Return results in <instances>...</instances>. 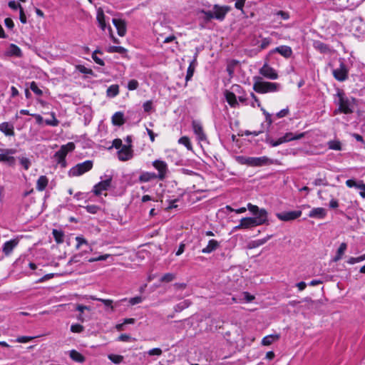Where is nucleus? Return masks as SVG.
I'll return each mask as SVG.
<instances>
[{
	"instance_id": "nucleus-1",
	"label": "nucleus",
	"mask_w": 365,
	"mask_h": 365,
	"mask_svg": "<svg viewBox=\"0 0 365 365\" xmlns=\"http://www.w3.org/2000/svg\"><path fill=\"white\" fill-rule=\"evenodd\" d=\"M335 96L338 99L335 98L334 103L338 106V108L334 111V114H351L354 113V105L356 103V98H349L346 96L344 91L340 88H337Z\"/></svg>"
},
{
	"instance_id": "nucleus-2",
	"label": "nucleus",
	"mask_w": 365,
	"mask_h": 365,
	"mask_svg": "<svg viewBox=\"0 0 365 365\" xmlns=\"http://www.w3.org/2000/svg\"><path fill=\"white\" fill-rule=\"evenodd\" d=\"M254 81L253 89L258 93L276 92L280 88L279 83L264 81L259 76L254 77Z\"/></svg>"
},
{
	"instance_id": "nucleus-3",
	"label": "nucleus",
	"mask_w": 365,
	"mask_h": 365,
	"mask_svg": "<svg viewBox=\"0 0 365 365\" xmlns=\"http://www.w3.org/2000/svg\"><path fill=\"white\" fill-rule=\"evenodd\" d=\"M93 165V162L90 160L78 163L70 169L68 171V175L70 177L80 176L91 170Z\"/></svg>"
},
{
	"instance_id": "nucleus-4",
	"label": "nucleus",
	"mask_w": 365,
	"mask_h": 365,
	"mask_svg": "<svg viewBox=\"0 0 365 365\" xmlns=\"http://www.w3.org/2000/svg\"><path fill=\"white\" fill-rule=\"evenodd\" d=\"M339 66L332 71L334 78L338 81L343 82L349 78V68L343 58L339 59Z\"/></svg>"
},
{
	"instance_id": "nucleus-5",
	"label": "nucleus",
	"mask_w": 365,
	"mask_h": 365,
	"mask_svg": "<svg viewBox=\"0 0 365 365\" xmlns=\"http://www.w3.org/2000/svg\"><path fill=\"white\" fill-rule=\"evenodd\" d=\"M105 15L103 14V10L100 8L98 11H97V16H96V19H97V21L98 23V25L100 26V28L103 30V31H105L106 29L107 28L108 30V32L110 34V36L113 40V41L115 43H119V41L114 37L113 34V30H112V28L110 25H108V26L107 27L106 26V20H105Z\"/></svg>"
},
{
	"instance_id": "nucleus-6",
	"label": "nucleus",
	"mask_w": 365,
	"mask_h": 365,
	"mask_svg": "<svg viewBox=\"0 0 365 365\" xmlns=\"http://www.w3.org/2000/svg\"><path fill=\"white\" fill-rule=\"evenodd\" d=\"M112 182V176H108V178L104 180H101L96 185L93 186V192L96 196H99L101 195L102 191L108 190L111 185Z\"/></svg>"
},
{
	"instance_id": "nucleus-7",
	"label": "nucleus",
	"mask_w": 365,
	"mask_h": 365,
	"mask_svg": "<svg viewBox=\"0 0 365 365\" xmlns=\"http://www.w3.org/2000/svg\"><path fill=\"white\" fill-rule=\"evenodd\" d=\"M132 147V145H125L118 151V158L120 161H127L133 157V150Z\"/></svg>"
},
{
	"instance_id": "nucleus-8",
	"label": "nucleus",
	"mask_w": 365,
	"mask_h": 365,
	"mask_svg": "<svg viewBox=\"0 0 365 365\" xmlns=\"http://www.w3.org/2000/svg\"><path fill=\"white\" fill-rule=\"evenodd\" d=\"M274 160L267 156L262 157H251L250 158V167H262L265 165H272Z\"/></svg>"
},
{
	"instance_id": "nucleus-9",
	"label": "nucleus",
	"mask_w": 365,
	"mask_h": 365,
	"mask_svg": "<svg viewBox=\"0 0 365 365\" xmlns=\"http://www.w3.org/2000/svg\"><path fill=\"white\" fill-rule=\"evenodd\" d=\"M302 214L301 210L282 212L277 214L279 220L284 222L292 221L299 217Z\"/></svg>"
},
{
	"instance_id": "nucleus-10",
	"label": "nucleus",
	"mask_w": 365,
	"mask_h": 365,
	"mask_svg": "<svg viewBox=\"0 0 365 365\" xmlns=\"http://www.w3.org/2000/svg\"><path fill=\"white\" fill-rule=\"evenodd\" d=\"M230 9V7L227 6H221L218 4H215L213 6V11H212L214 19L220 21H223Z\"/></svg>"
},
{
	"instance_id": "nucleus-11",
	"label": "nucleus",
	"mask_w": 365,
	"mask_h": 365,
	"mask_svg": "<svg viewBox=\"0 0 365 365\" xmlns=\"http://www.w3.org/2000/svg\"><path fill=\"white\" fill-rule=\"evenodd\" d=\"M153 165L158 171L157 174L158 178L160 180H164L168 172L166 163L163 160H156L153 162Z\"/></svg>"
},
{
	"instance_id": "nucleus-12",
	"label": "nucleus",
	"mask_w": 365,
	"mask_h": 365,
	"mask_svg": "<svg viewBox=\"0 0 365 365\" xmlns=\"http://www.w3.org/2000/svg\"><path fill=\"white\" fill-rule=\"evenodd\" d=\"M259 73L268 79L275 80L278 78V74L276 71L267 63L259 69Z\"/></svg>"
},
{
	"instance_id": "nucleus-13",
	"label": "nucleus",
	"mask_w": 365,
	"mask_h": 365,
	"mask_svg": "<svg viewBox=\"0 0 365 365\" xmlns=\"http://www.w3.org/2000/svg\"><path fill=\"white\" fill-rule=\"evenodd\" d=\"M75 148V144L73 142H69L66 145H63L61 146L60 149L55 153V157L60 158L62 160L63 158H66L68 153L74 150Z\"/></svg>"
},
{
	"instance_id": "nucleus-14",
	"label": "nucleus",
	"mask_w": 365,
	"mask_h": 365,
	"mask_svg": "<svg viewBox=\"0 0 365 365\" xmlns=\"http://www.w3.org/2000/svg\"><path fill=\"white\" fill-rule=\"evenodd\" d=\"M305 133H293L291 132L285 133L283 136L279 138L280 145L292 140L302 139L305 136Z\"/></svg>"
},
{
	"instance_id": "nucleus-15",
	"label": "nucleus",
	"mask_w": 365,
	"mask_h": 365,
	"mask_svg": "<svg viewBox=\"0 0 365 365\" xmlns=\"http://www.w3.org/2000/svg\"><path fill=\"white\" fill-rule=\"evenodd\" d=\"M19 242V238H14L6 241L2 245V252L6 256H9Z\"/></svg>"
},
{
	"instance_id": "nucleus-16",
	"label": "nucleus",
	"mask_w": 365,
	"mask_h": 365,
	"mask_svg": "<svg viewBox=\"0 0 365 365\" xmlns=\"http://www.w3.org/2000/svg\"><path fill=\"white\" fill-rule=\"evenodd\" d=\"M192 128L195 134L197 136L198 140L203 141L206 140V135L204 133L202 125L198 120H192Z\"/></svg>"
},
{
	"instance_id": "nucleus-17",
	"label": "nucleus",
	"mask_w": 365,
	"mask_h": 365,
	"mask_svg": "<svg viewBox=\"0 0 365 365\" xmlns=\"http://www.w3.org/2000/svg\"><path fill=\"white\" fill-rule=\"evenodd\" d=\"M112 22L117 29L118 34L120 36H124L126 34V22L121 19H113Z\"/></svg>"
},
{
	"instance_id": "nucleus-18",
	"label": "nucleus",
	"mask_w": 365,
	"mask_h": 365,
	"mask_svg": "<svg viewBox=\"0 0 365 365\" xmlns=\"http://www.w3.org/2000/svg\"><path fill=\"white\" fill-rule=\"evenodd\" d=\"M274 53H279L283 57L289 58L292 55V49L290 46H280L270 51L269 54Z\"/></svg>"
},
{
	"instance_id": "nucleus-19",
	"label": "nucleus",
	"mask_w": 365,
	"mask_h": 365,
	"mask_svg": "<svg viewBox=\"0 0 365 365\" xmlns=\"http://www.w3.org/2000/svg\"><path fill=\"white\" fill-rule=\"evenodd\" d=\"M92 299L102 302L106 307L110 308L112 312H114L115 308L119 307L123 302L127 301V298H124L119 301L115 302L113 305V301L111 299H106L94 298V297H93Z\"/></svg>"
},
{
	"instance_id": "nucleus-20",
	"label": "nucleus",
	"mask_w": 365,
	"mask_h": 365,
	"mask_svg": "<svg viewBox=\"0 0 365 365\" xmlns=\"http://www.w3.org/2000/svg\"><path fill=\"white\" fill-rule=\"evenodd\" d=\"M254 227L266 224L267 222V212L265 209L262 208L259 215L252 217Z\"/></svg>"
},
{
	"instance_id": "nucleus-21",
	"label": "nucleus",
	"mask_w": 365,
	"mask_h": 365,
	"mask_svg": "<svg viewBox=\"0 0 365 365\" xmlns=\"http://www.w3.org/2000/svg\"><path fill=\"white\" fill-rule=\"evenodd\" d=\"M0 131L6 136H14V127L13 123L9 122H3L0 123Z\"/></svg>"
},
{
	"instance_id": "nucleus-22",
	"label": "nucleus",
	"mask_w": 365,
	"mask_h": 365,
	"mask_svg": "<svg viewBox=\"0 0 365 365\" xmlns=\"http://www.w3.org/2000/svg\"><path fill=\"white\" fill-rule=\"evenodd\" d=\"M224 95L227 103L230 106V107H239V101L237 99L236 95L234 94V92H230L228 90H225V91L224 92Z\"/></svg>"
},
{
	"instance_id": "nucleus-23",
	"label": "nucleus",
	"mask_w": 365,
	"mask_h": 365,
	"mask_svg": "<svg viewBox=\"0 0 365 365\" xmlns=\"http://www.w3.org/2000/svg\"><path fill=\"white\" fill-rule=\"evenodd\" d=\"M220 246V242L215 240H209L207 246L204 247L201 252L203 254H210L214 251H215L217 249H218Z\"/></svg>"
},
{
	"instance_id": "nucleus-24",
	"label": "nucleus",
	"mask_w": 365,
	"mask_h": 365,
	"mask_svg": "<svg viewBox=\"0 0 365 365\" xmlns=\"http://www.w3.org/2000/svg\"><path fill=\"white\" fill-rule=\"evenodd\" d=\"M327 215V211L323 207L313 208L309 213L308 216L312 218L324 219Z\"/></svg>"
},
{
	"instance_id": "nucleus-25",
	"label": "nucleus",
	"mask_w": 365,
	"mask_h": 365,
	"mask_svg": "<svg viewBox=\"0 0 365 365\" xmlns=\"http://www.w3.org/2000/svg\"><path fill=\"white\" fill-rule=\"evenodd\" d=\"M0 163H3L9 167L14 168L16 165V158L14 156L5 154V152H1Z\"/></svg>"
},
{
	"instance_id": "nucleus-26",
	"label": "nucleus",
	"mask_w": 365,
	"mask_h": 365,
	"mask_svg": "<svg viewBox=\"0 0 365 365\" xmlns=\"http://www.w3.org/2000/svg\"><path fill=\"white\" fill-rule=\"evenodd\" d=\"M252 217H244L241 219L240 225L235 227V230L247 229L254 227Z\"/></svg>"
},
{
	"instance_id": "nucleus-27",
	"label": "nucleus",
	"mask_w": 365,
	"mask_h": 365,
	"mask_svg": "<svg viewBox=\"0 0 365 365\" xmlns=\"http://www.w3.org/2000/svg\"><path fill=\"white\" fill-rule=\"evenodd\" d=\"M112 123L114 125L120 126L123 125L125 122L124 118V114L121 111H118L113 114L112 116Z\"/></svg>"
},
{
	"instance_id": "nucleus-28",
	"label": "nucleus",
	"mask_w": 365,
	"mask_h": 365,
	"mask_svg": "<svg viewBox=\"0 0 365 365\" xmlns=\"http://www.w3.org/2000/svg\"><path fill=\"white\" fill-rule=\"evenodd\" d=\"M157 178V174L155 173L143 172L139 176L138 180L140 182H147Z\"/></svg>"
},
{
	"instance_id": "nucleus-29",
	"label": "nucleus",
	"mask_w": 365,
	"mask_h": 365,
	"mask_svg": "<svg viewBox=\"0 0 365 365\" xmlns=\"http://www.w3.org/2000/svg\"><path fill=\"white\" fill-rule=\"evenodd\" d=\"M346 185L349 187H356L365 191V183L362 180L357 182L354 179H349L346 181Z\"/></svg>"
},
{
	"instance_id": "nucleus-30",
	"label": "nucleus",
	"mask_w": 365,
	"mask_h": 365,
	"mask_svg": "<svg viewBox=\"0 0 365 365\" xmlns=\"http://www.w3.org/2000/svg\"><path fill=\"white\" fill-rule=\"evenodd\" d=\"M69 356L73 361L78 363H83L86 361V357L75 349L69 351Z\"/></svg>"
},
{
	"instance_id": "nucleus-31",
	"label": "nucleus",
	"mask_w": 365,
	"mask_h": 365,
	"mask_svg": "<svg viewBox=\"0 0 365 365\" xmlns=\"http://www.w3.org/2000/svg\"><path fill=\"white\" fill-rule=\"evenodd\" d=\"M313 46L322 53H327L330 51L329 46L320 41H314Z\"/></svg>"
},
{
	"instance_id": "nucleus-32",
	"label": "nucleus",
	"mask_w": 365,
	"mask_h": 365,
	"mask_svg": "<svg viewBox=\"0 0 365 365\" xmlns=\"http://www.w3.org/2000/svg\"><path fill=\"white\" fill-rule=\"evenodd\" d=\"M48 183V180L46 175H41L36 182V189L38 191H43L46 189Z\"/></svg>"
},
{
	"instance_id": "nucleus-33",
	"label": "nucleus",
	"mask_w": 365,
	"mask_h": 365,
	"mask_svg": "<svg viewBox=\"0 0 365 365\" xmlns=\"http://www.w3.org/2000/svg\"><path fill=\"white\" fill-rule=\"evenodd\" d=\"M280 338L279 334H270L264 336L262 340V344L263 346H269L272 344L273 342L279 340Z\"/></svg>"
},
{
	"instance_id": "nucleus-34",
	"label": "nucleus",
	"mask_w": 365,
	"mask_h": 365,
	"mask_svg": "<svg viewBox=\"0 0 365 365\" xmlns=\"http://www.w3.org/2000/svg\"><path fill=\"white\" fill-rule=\"evenodd\" d=\"M200 14H204V16L202 17V19H203V21L205 23H208L212 19H214L213 14H212V11H206V10H205L203 9H198L197 11V14L199 15Z\"/></svg>"
},
{
	"instance_id": "nucleus-35",
	"label": "nucleus",
	"mask_w": 365,
	"mask_h": 365,
	"mask_svg": "<svg viewBox=\"0 0 365 365\" xmlns=\"http://www.w3.org/2000/svg\"><path fill=\"white\" fill-rule=\"evenodd\" d=\"M53 237L57 244H61L64 241V232L61 230L53 229L52 231Z\"/></svg>"
},
{
	"instance_id": "nucleus-36",
	"label": "nucleus",
	"mask_w": 365,
	"mask_h": 365,
	"mask_svg": "<svg viewBox=\"0 0 365 365\" xmlns=\"http://www.w3.org/2000/svg\"><path fill=\"white\" fill-rule=\"evenodd\" d=\"M119 93V86L113 84L110 86L106 91V95L109 98H114Z\"/></svg>"
},
{
	"instance_id": "nucleus-37",
	"label": "nucleus",
	"mask_w": 365,
	"mask_h": 365,
	"mask_svg": "<svg viewBox=\"0 0 365 365\" xmlns=\"http://www.w3.org/2000/svg\"><path fill=\"white\" fill-rule=\"evenodd\" d=\"M8 53L10 56H13L21 57L22 56V52L20 48L14 43L10 44Z\"/></svg>"
},
{
	"instance_id": "nucleus-38",
	"label": "nucleus",
	"mask_w": 365,
	"mask_h": 365,
	"mask_svg": "<svg viewBox=\"0 0 365 365\" xmlns=\"http://www.w3.org/2000/svg\"><path fill=\"white\" fill-rule=\"evenodd\" d=\"M346 248H347V245H346V243H345V242H342V243L339 245V248H338V250H337L336 254L335 257H334V259H333V260H334V262H337V261H339V259H341V257H342V256H343V255L344 254V252H345V251H346Z\"/></svg>"
},
{
	"instance_id": "nucleus-39",
	"label": "nucleus",
	"mask_w": 365,
	"mask_h": 365,
	"mask_svg": "<svg viewBox=\"0 0 365 365\" xmlns=\"http://www.w3.org/2000/svg\"><path fill=\"white\" fill-rule=\"evenodd\" d=\"M192 302L189 299H185L178 304H177L174 307V310L176 312H180L185 309L189 307L191 305Z\"/></svg>"
},
{
	"instance_id": "nucleus-40",
	"label": "nucleus",
	"mask_w": 365,
	"mask_h": 365,
	"mask_svg": "<svg viewBox=\"0 0 365 365\" xmlns=\"http://www.w3.org/2000/svg\"><path fill=\"white\" fill-rule=\"evenodd\" d=\"M328 147L331 150L340 151L342 150L341 143L339 140H330L328 142Z\"/></svg>"
},
{
	"instance_id": "nucleus-41",
	"label": "nucleus",
	"mask_w": 365,
	"mask_h": 365,
	"mask_svg": "<svg viewBox=\"0 0 365 365\" xmlns=\"http://www.w3.org/2000/svg\"><path fill=\"white\" fill-rule=\"evenodd\" d=\"M108 51L109 53H118L120 54H124L127 52V49L120 46H111L108 48Z\"/></svg>"
},
{
	"instance_id": "nucleus-42",
	"label": "nucleus",
	"mask_w": 365,
	"mask_h": 365,
	"mask_svg": "<svg viewBox=\"0 0 365 365\" xmlns=\"http://www.w3.org/2000/svg\"><path fill=\"white\" fill-rule=\"evenodd\" d=\"M250 158L244 155H237L235 156L236 161L241 165H247L248 166L250 165Z\"/></svg>"
},
{
	"instance_id": "nucleus-43",
	"label": "nucleus",
	"mask_w": 365,
	"mask_h": 365,
	"mask_svg": "<svg viewBox=\"0 0 365 365\" xmlns=\"http://www.w3.org/2000/svg\"><path fill=\"white\" fill-rule=\"evenodd\" d=\"M76 69L81 73L95 76L94 72L92 69L88 68L83 65L76 66Z\"/></svg>"
},
{
	"instance_id": "nucleus-44",
	"label": "nucleus",
	"mask_w": 365,
	"mask_h": 365,
	"mask_svg": "<svg viewBox=\"0 0 365 365\" xmlns=\"http://www.w3.org/2000/svg\"><path fill=\"white\" fill-rule=\"evenodd\" d=\"M178 143L185 145L187 150H192V146L190 143V138L187 136H182L178 140Z\"/></svg>"
},
{
	"instance_id": "nucleus-45",
	"label": "nucleus",
	"mask_w": 365,
	"mask_h": 365,
	"mask_svg": "<svg viewBox=\"0 0 365 365\" xmlns=\"http://www.w3.org/2000/svg\"><path fill=\"white\" fill-rule=\"evenodd\" d=\"M110 257H112L111 255L105 254V255H99V256L96 257L89 258L88 259V262H98V261H104V260H106L107 259H108Z\"/></svg>"
},
{
	"instance_id": "nucleus-46",
	"label": "nucleus",
	"mask_w": 365,
	"mask_h": 365,
	"mask_svg": "<svg viewBox=\"0 0 365 365\" xmlns=\"http://www.w3.org/2000/svg\"><path fill=\"white\" fill-rule=\"evenodd\" d=\"M108 359L115 364H120L123 361V356L118 354H109Z\"/></svg>"
},
{
	"instance_id": "nucleus-47",
	"label": "nucleus",
	"mask_w": 365,
	"mask_h": 365,
	"mask_svg": "<svg viewBox=\"0 0 365 365\" xmlns=\"http://www.w3.org/2000/svg\"><path fill=\"white\" fill-rule=\"evenodd\" d=\"M19 160L24 170H28L31 165V160L25 157H19Z\"/></svg>"
},
{
	"instance_id": "nucleus-48",
	"label": "nucleus",
	"mask_w": 365,
	"mask_h": 365,
	"mask_svg": "<svg viewBox=\"0 0 365 365\" xmlns=\"http://www.w3.org/2000/svg\"><path fill=\"white\" fill-rule=\"evenodd\" d=\"M272 237V235H267V237L253 241V247H259L265 244L269 239Z\"/></svg>"
},
{
	"instance_id": "nucleus-49",
	"label": "nucleus",
	"mask_w": 365,
	"mask_h": 365,
	"mask_svg": "<svg viewBox=\"0 0 365 365\" xmlns=\"http://www.w3.org/2000/svg\"><path fill=\"white\" fill-rule=\"evenodd\" d=\"M51 115L52 116V119L45 120V123L51 126H57L59 124V121L56 119L55 113L52 112Z\"/></svg>"
},
{
	"instance_id": "nucleus-50",
	"label": "nucleus",
	"mask_w": 365,
	"mask_h": 365,
	"mask_svg": "<svg viewBox=\"0 0 365 365\" xmlns=\"http://www.w3.org/2000/svg\"><path fill=\"white\" fill-rule=\"evenodd\" d=\"M30 89L38 96L43 95V91L38 87V85L35 81H32L30 83Z\"/></svg>"
},
{
	"instance_id": "nucleus-51",
	"label": "nucleus",
	"mask_w": 365,
	"mask_h": 365,
	"mask_svg": "<svg viewBox=\"0 0 365 365\" xmlns=\"http://www.w3.org/2000/svg\"><path fill=\"white\" fill-rule=\"evenodd\" d=\"M84 207L91 214H96L101 210V207L96 205H89Z\"/></svg>"
},
{
	"instance_id": "nucleus-52",
	"label": "nucleus",
	"mask_w": 365,
	"mask_h": 365,
	"mask_svg": "<svg viewBox=\"0 0 365 365\" xmlns=\"http://www.w3.org/2000/svg\"><path fill=\"white\" fill-rule=\"evenodd\" d=\"M247 209L255 216L259 215L260 211H261V209H259L257 205H252L251 203L247 204Z\"/></svg>"
},
{
	"instance_id": "nucleus-53",
	"label": "nucleus",
	"mask_w": 365,
	"mask_h": 365,
	"mask_svg": "<svg viewBox=\"0 0 365 365\" xmlns=\"http://www.w3.org/2000/svg\"><path fill=\"white\" fill-rule=\"evenodd\" d=\"M84 331V327L80 324H73L71 326V331L73 333H81Z\"/></svg>"
},
{
	"instance_id": "nucleus-54",
	"label": "nucleus",
	"mask_w": 365,
	"mask_h": 365,
	"mask_svg": "<svg viewBox=\"0 0 365 365\" xmlns=\"http://www.w3.org/2000/svg\"><path fill=\"white\" fill-rule=\"evenodd\" d=\"M139 86V83L135 79H132L128 81L127 88L129 91H134L136 90Z\"/></svg>"
},
{
	"instance_id": "nucleus-55",
	"label": "nucleus",
	"mask_w": 365,
	"mask_h": 365,
	"mask_svg": "<svg viewBox=\"0 0 365 365\" xmlns=\"http://www.w3.org/2000/svg\"><path fill=\"white\" fill-rule=\"evenodd\" d=\"M175 279V274L172 273L165 274L160 279L162 282H170Z\"/></svg>"
},
{
	"instance_id": "nucleus-56",
	"label": "nucleus",
	"mask_w": 365,
	"mask_h": 365,
	"mask_svg": "<svg viewBox=\"0 0 365 365\" xmlns=\"http://www.w3.org/2000/svg\"><path fill=\"white\" fill-rule=\"evenodd\" d=\"M312 183L315 186H320V185L327 186L329 185L326 178H317L314 180V181Z\"/></svg>"
},
{
	"instance_id": "nucleus-57",
	"label": "nucleus",
	"mask_w": 365,
	"mask_h": 365,
	"mask_svg": "<svg viewBox=\"0 0 365 365\" xmlns=\"http://www.w3.org/2000/svg\"><path fill=\"white\" fill-rule=\"evenodd\" d=\"M76 241L77 242L76 249H79L83 245H88V241L82 236H77L76 237Z\"/></svg>"
},
{
	"instance_id": "nucleus-58",
	"label": "nucleus",
	"mask_w": 365,
	"mask_h": 365,
	"mask_svg": "<svg viewBox=\"0 0 365 365\" xmlns=\"http://www.w3.org/2000/svg\"><path fill=\"white\" fill-rule=\"evenodd\" d=\"M231 89H232L231 92H234V94L237 93V94H239V96H242L241 94L245 93V91H244L242 87L237 84L232 85Z\"/></svg>"
},
{
	"instance_id": "nucleus-59",
	"label": "nucleus",
	"mask_w": 365,
	"mask_h": 365,
	"mask_svg": "<svg viewBox=\"0 0 365 365\" xmlns=\"http://www.w3.org/2000/svg\"><path fill=\"white\" fill-rule=\"evenodd\" d=\"M195 68H193L192 66H188L187 70V73L185 76V81L187 82L190 80H191L192 77L193 76L194 72H195Z\"/></svg>"
},
{
	"instance_id": "nucleus-60",
	"label": "nucleus",
	"mask_w": 365,
	"mask_h": 365,
	"mask_svg": "<svg viewBox=\"0 0 365 365\" xmlns=\"http://www.w3.org/2000/svg\"><path fill=\"white\" fill-rule=\"evenodd\" d=\"M55 275H58V274L51 273V274H46L44 276H43L41 278L38 279L36 281L37 283H41L43 282H46L50 279H52Z\"/></svg>"
},
{
	"instance_id": "nucleus-61",
	"label": "nucleus",
	"mask_w": 365,
	"mask_h": 365,
	"mask_svg": "<svg viewBox=\"0 0 365 365\" xmlns=\"http://www.w3.org/2000/svg\"><path fill=\"white\" fill-rule=\"evenodd\" d=\"M143 108L145 112L149 113L153 109V102L152 101H147L143 105Z\"/></svg>"
},
{
	"instance_id": "nucleus-62",
	"label": "nucleus",
	"mask_w": 365,
	"mask_h": 365,
	"mask_svg": "<svg viewBox=\"0 0 365 365\" xmlns=\"http://www.w3.org/2000/svg\"><path fill=\"white\" fill-rule=\"evenodd\" d=\"M142 302H143V297L140 296L132 297L129 299V304L130 305H135L137 304L141 303Z\"/></svg>"
},
{
	"instance_id": "nucleus-63",
	"label": "nucleus",
	"mask_w": 365,
	"mask_h": 365,
	"mask_svg": "<svg viewBox=\"0 0 365 365\" xmlns=\"http://www.w3.org/2000/svg\"><path fill=\"white\" fill-rule=\"evenodd\" d=\"M8 6L10 9L13 10H16L18 9L20 10L21 8H22L21 5L19 3L16 2L15 1H10L8 3Z\"/></svg>"
},
{
	"instance_id": "nucleus-64",
	"label": "nucleus",
	"mask_w": 365,
	"mask_h": 365,
	"mask_svg": "<svg viewBox=\"0 0 365 365\" xmlns=\"http://www.w3.org/2000/svg\"><path fill=\"white\" fill-rule=\"evenodd\" d=\"M265 142L269 144L272 147H276L280 145L279 138L277 140H274L272 138L267 137Z\"/></svg>"
}]
</instances>
